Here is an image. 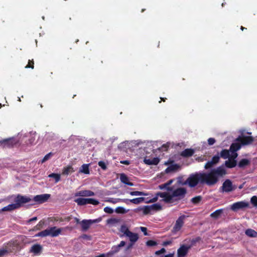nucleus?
<instances>
[{
  "mask_svg": "<svg viewBox=\"0 0 257 257\" xmlns=\"http://www.w3.org/2000/svg\"><path fill=\"white\" fill-rule=\"evenodd\" d=\"M226 174L225 169L223 167L220 166L212 169L208 173L196 172L191 174L183 184H188L191 188L195 187L198 183L212 186L217 183L219 177H223Z\"/></svg>",
  "mask_w": 257,
  "mask_h": 257,
  "instance_id": "1",
  "label": "nucleus"
},
{
  "mask_svg": "<svg viewBox=\"0 0 257 257\" xmlns=\"http://www.w3.org/2000/svg\"><path fill=\"white\" fill-rule=\"evenodd\" d=\"M170 193V203H178L179 201L183 199L186 194L187 190L184 187H178L175 189H173V191Z\"/></svg>",
  "mask_w": 257,
  "mask_h": 257,
  "instance_id": "2",
  "label": "nucleus"
},
{
  "mask_svg": "<svg viewBox=\"0 0 257 257\" xmlns=\"http://www.w3.org/2000/svg\"><path fill=\"white\" fill-rule=\"evenodd\" d=\"M236 188L235 186L233 185L232 182L229 179H226L222 184L220 188L223 192H230L234 191Z\"/></svg>",
  "mask_w": 257,
  "mask_h": 257,
  "instance_id": "3",
  "label": "nucleus"
},
{
  "mask_svg": "<svg viewBox=\"0 0 257 257\" xmlns=\"http://www.w3.org/2000/svg\"><path fill=\"white\" fill-rule=\"evenodd\" d=\"M187 217V216L185 215H182L178 217L173 228L172 231L174 233L179 231L181 229L184 225V220Z\"/></svg>",
  "mask_w": 257,
  "mask_h": 257,
  "instance_id": "4",
  "label": "nucleus"
},
{
  "mask_svg": "<svg viewBox=\"0 0 257 257\" xmlns=\"http://www.w3.org/2000/svg\"><path fill=\"white\" fill-rule=\"evenodd\" d=\"M235 141L239 142L241 146H244L251 144L253 138L251 136H239L236 139Z\"/></svg>",
  "mask_w": 257,
  "mask_h": 257,
  "instance_id": "5",
  "label": "nucleus"
},
{
  "mask_svg": "<svg viewBox=\"0 0 257 257\" xmlns=\"http://www.w3.org/2000/svg\"><path fill=\"white\" fill-rule=\"evenodd\" d=\"M17 144V142L13 138H10L3 140H0V147L3 148H10Z\"/></svg>",
  "mask_w": 257,
  "mask_h": 257,
  "instance_id": "6",
  "label": "nucleus"
},
{
  "mask_svg": "<svg viewBox=\"0 0 257 257\" xmlns=\"http://www.w3.org/2000/svg\"><path fill=\"white\" fill-rule=\"evenodd\" d=\"M31 201V199L27 196L18 195L15 199L16 204L18 208L20 207L22 204L28 203Z\"/></svg>",
  "mask_w": 257,
  "mask_h": 257,
  "instance_id": "7",
  "label": "nucleus"
},
{
  "mask_svg": "<svg viewBox=\"0 0 257 257\" xmlns=\"http://www.w3.org/2000/svg\"><path fill=\"white\" fill-rule=\"evenodd\" d=\"M125 244L126 243L124 241H121L118 245L112 246L110 250L107 252V256H111L118 252L120 251L121 247L124 246Z\"/></svg>",
  "mask_w": 257,
  "mask_h": 257,
  "instance_id": "8",
  "label": "nucleus"
},
{
  "mask_svg": "<svg viewBox=\"0 0 257 257\" xmlns=\"http://www.w3.org/2000/svg\"><path fill=\"white\" fill-rule=\"evenodd\" d=\"M249 206V203L244 201H239L233 203L231 206V209L234 211H236L239 209H243Z\"/></svg>",
  "mask_w": 257,
  "mask_h": 257,
  "instance_id": "9",
  "label": "nucleus"
},
{
  "mask_svg": "<svg viewBox=\"0 0 257 257\" xmlns=\"http://www.w3.org/2000/svg\"><path fill=\"white\" fill-rule=\"evenodd\" d=\"M191 247V245H181L177 250V257H185Z\"/></svg>",
  "mask_w": 257,
  "mask_h": 257,
  "instance_id": "10",
  "label": "nucleus"
},
{
  "mask_svg": "<svg viewBox=\"0 0 257 257\" xmlns=\"http://www.w3.org/2000/svg\"><path fill=\"white\" fill-rule=\"evenodd\" d=\"M50 197L49 194H44L41 195H37L34 197L33 200L39 203H43L46 202Z\"/></svg>",
  "mask_w": 257,
  "mask_h": 257,
  "instance_id": "11",
  "label": "nucleus"
},
{
  "mask_svg": "<svg viewBox=\"0 0 257 257\" xmlns=\"http://www.w3.org/2000/svg\"><path fill=\"white\" fill-rule=\"evenodd\" d=\"M97 219L95 220H83L81 222V227L83 231L87 230L90 227V225L93 223L97 222Z\"/></svg>",
  "mask_w": 257,
  "mask_h": 257,
  "instance_id": "12",
  "label": "nucleus"
},
{
  "mask_svg": "<svg viewBox=\"0 0 257 257\" xmlns=\"http://www.w3.org/2000/svg\"><path fill=\"white\" fill-rule=\"evenodd\" d=\"M49 232V236L51 237L58 236L62 231V228H57L56 227H51L47 229Z\"/></svg>",
  "mask_w": 257,
  "mask_h": 257,
  "instance_id": "13",
  "label": "nucleus"
},
{
  "mask_svg": "<svg viewBox=\"0 0 257 257\" xmlns=\"http://www.w3.org/2000/svg\"><path fill=\"white\" fill-rule=\"evenodd\" d=\"M156 194L157 196L162 198V201L165 202L166 203H171L170 192H158Z\"/></svg>",
  "mask_w": 257,
  "mask_h": 257,
  "instance_id": "14",
  "label": "nucleus"
},
{
  "mask_svg": "<svg viewBox=\"0 0 257 257\" xmlns=\"http://www.w3.org/2000/svg\"><path fill=\"white\" fill-rule=\"evenodd\" d=\"M94 193L90 190H81L75 193V196L88 197L93 196Z\"/></svg>",
  "mask_w": 257,
  "mask_h": 257,
  "instance_id": "15",
  "label": "nucleus"
},
{
  "mask_svg": "<svg viewBox=\"0 0 257 257\" xmlns=\"http://www.w3.org/2000/svg\"><path fill=\"white\" fill-rule=\"evenodd\" d=\"M145 200V198L144 197H139L136 198H134L132 199H124L123 200V202L126 203V204H129L130 202L135 204H139L141 202H143Z\"/></svg>",
  "mask_w": 257,
  "mask_h": 257,
  "instance_id": "16",
  "label": "nucleus"
},
{
  "mask_svg": "<svg viewBox=\"0 0 257 257\" xmlns=\"http://www.w3.org/2000/svg\"><path fill=\"white\" fill-rule=\"evenodd\" d=\"M144 162L148 165H157L160 162V159L157 157L153 158V159H148L147 157H145Z\"/></svg>",
  "mask_w": 257,
  "mask_h": 257,
  "instance_id": "17",
  "label": "nucleus"
},
{
  "mask_svg": "<svg viewBox=\"0 0 257 257\" xmlns=\"http://www.w3.org/2000/svg\"><path fill=\"white\" fill-rule=\"evenodd\" d=\"M42 246L39 244H34L30 249V252L34 253L35 254L40 253L42 250Z\"/></svg>",
  "mask_w": 257,
  "mask_h": 257,
  "instance_id": "18",
  "label": "nucleus"
},
{
  "mask_svg": "<svg viewBox=\"0 0 257 257\" xmlns=\"http://www.w3.org/2000/svg\"><path fill=\"white\" fill-rule=\"evenodd\" d=\"M120 180L122 183L127 185L130 186H134V183L129 181L128 178L124 174H121L120 176Z\"/></svg>",
  "mask_w": 257,
  "mask_h": 257,
  "instance_id": "19",
  "label": "nucleus"
},
{
  "mask_svg": "<svg viewBox=\"0 0 257 257\" xmlns=\"http://www.w3.org/2000/svg\"><path fill=\"white\" fill-rule=\"evenodd\" d=\"M194 153V151L192 149H186L182 151L181 156L183 157H191Z\"/></svg>",
  "mask_w": 257,
  "mask_h": 257,
  "instance_id": "20",
  "label": "nucleus"
},
{
  "mask_svg": "<svg viewBox=\"0 0 257 257\" xmlns=\"http://www.w3.org/2000/svg\"><path fill=\"white\" fill-rule=\"evenodd\" d=\"M241 147V144L238 142H236L234 143H233L229 148V151L230 152H237L238 151Z\"/></svg>",
  "mask_w": 257,
  "mask_h": 257,
  "instance_id": "21",
  "label": "nucleus"
},
{
  "mask_svg": "<svg viewBox=\"0 0 257 257\" xmlns=\"http://www.w3.org/2000/svg\"><path fill=\"white\" fill-rule=\"evenodd\" d=\"M126 236L129 237L130 241L133 243L136 242L139 238V236L137 233H134L131 231Z\"/></svg>",
  "mask_w": 257,
  "mask_h": 257,
  "instance_id": "22",
  "label": "nucleus"
},
{
  "mask_svg": "<svg viewBox=\"0 0 257 257\" xmlns=\"http://www.w3.org/2000/svg\"><path fill=\"white\" fill-rule=\"evenodd\" d=\"M223 209H219L216 210L213 213H212L210 216L215 219H218L221 215V214L223 213Z\"/></svg>",
  "mask_w": 257,
  "mask_h": 257,
  "instance_id": "23",
  "label": "nucleus"
},
{
  "mask_svg": "<svg viewBox=\"0 0 257 257\" xmlns=\"http://www.w3.org/2000/svg\"><path fill=\"white\" fill-rule=\"evenodd\" d=\"M17 208L18 207L16 204H11L1 209L0 210V212L3 211H12Z\"/></svg>",
  "mask_w": 257,
  "mask_h": 257,
  "instance_id": "24",
  "label": "nucleus"
},
{
  "mask_svg": "<svg viewBox=\"0 0 257 257\" xmlns=\"http://www.w3.org/2000/svg\"><path fill=\"white\" fill-rule=\"evenodd\" d=\"M236 161L229 158V160L225 162V166L228 168H232L236 166Z\"/></svg>",
  "mask_w": 257,
  "mask_h": 257,
  "instance_id": "25",
  "label": "nucleus"
},
{
  "mask_svg": "<svg viewBox=\"0 0 257 257\" xmlns=\"http://www.w3.org/2000/svg\"><path fill=\"white\" fill-rule=\"evenodd\" d=\"M250 164V161L247 159H241L238 164V166L240 168H244Z\"/></svg>",
  "mask_w": 257,
  "mask_h": 257,
  "instance_id": "26",
  "label": "nucleus"
},
{
  "mask_svg": "<svg viewBox=\"0 0 257 257\" xmlns=\"http://www.w3.org/2000/svg\"><path fill=\"white\" fill-rule=\"evenodd\" d=\"M179 168L180 166L178 164L171 165L166 169L165 172L169 173L174 172L177 171Z\"/></svg>",
  "mask_w": 257,
  "mask_h": 257,
  "instance_id": "27",
  "label": "nucleus"
},
{
  "mask_svg": "<svg viewBox=\"0 0 257 257\" xmlns=\"http://www.w3.org/2000/svg\"><path fill=\"white\" fill-rule=\"evenodd\" d=\"M230 152V151L229 150L226 149L222 150L220 153V157H221L224 159L229 158Z\"/></svg>",
  "mask_w": 257,
  "mask_h": 257,
  "instance_id": "28",
  "label": "nucleus"
},
{
  "mask_svg": "<svg viewBox=\"0 0 257 257\" xmlns=\"http://www.w3.org/2000/svg\"><path fill=\"white\" fill-rule=\"evenodd\" d=\"M120 231L121 233H123V235H120V237H122L123 235H125L126 236L131 232L128 227L125 225H122L121 226Z\"/></svg>",
  "mask_w": 257,
  "mask_h": 257,
  "instance_id": "29",
  "label": "nucleus"
},
{
  "mask_svg": "<svg viewBox=\"0 0 257 257\" xmlns=\"http://www.w3.org/2000/svg\"><path fill=\"white\" fill-rule=\"evenodd\" d=\"M245 234L251 237H257V232L252 229H247L245 230Z\"/></svg>",
  "mask_w": 257,
  "mask_h": 257,
  "instance_id": "30",
  "label": "nucleus"
},
{
  "mask_svg": "<svg viewBox=\"0 0 257 257\" xmlns=\"http://www.w3.org/2000/svg\"><path fill=\"white\" fill-rule=\"evenodd\" d=\"M74 171L73 170V168L72 166H69L66 167L64 168L62 172V174L63 175H68L70 173H71L73 172Z\"/></svg>",
  "mask_w": 257,
  "mask_h": 257,
  "instance_id": "31",
  "label": "nucleus"
},
{
  "mask_svg": "<svg viewBox=\"0 0 257 257\" xmlns=\"http://www.w3.org/2000/svg\"><path fill=\"white\" fill-rule=\"evenodd\" d=\"M74 201L77 203L78 205H84L86 204L87 198H78L75 199Z\"/></svg>",
  "mask_w": 257,
  "mask_h": 257,
  "instance_id": "32",
  "label": "nucleus"
},
{
  "mask_svg": "<svg viewBox=\"0 0 257 257\" xmlns=\"http://www.w3.org/2000/svg\"><path fill=\"white\" fill-rule=\"evenodd\" d=\"M72 219V216H67L65 217H57L55 218L56 221L59 222L67 221L69 222Z\"/></svg>",
  "mask_w": 257,
  "mask_h": 257,
  "instance_id": "33",
  "label": "nucleus"
},
{
  "mask_svg": "<svg viewBox=\"0 0 257 257\" xmlns=\"http://www.w3.org/2000/svg\"><path fill=\"white\" fill-rule=\"evenodd\" d=\"M49 236V232L47 229L38 232L35 236L36 237H45Z\"/></svg>",
  "mask_w": 257,
  "mask_h": 257,
  "instance_id": "34",
  "label": "nucleus"
},
{
  "mask_svg": "<svg viewBox=\"0 0 257 257\" xmlns=\"http://www.w3.org/2000/svg\"><path fill=\"white\" fill-rule=\"evenodd\" d=\"M159 188L161 190L166 189L169 192L173 191V187H168L166 183L159 185Z\"/></svg>",
  "mask_w": 257,
  "mask_h": 257,
  "instance_id": "35",
  "label": "nucleus"
},
{
  "mask_svg": "<svg viewBox=\"0 0 257 257\" xmlns=\"http://www.w3.org/2000/svg\"><path fill=\"white\" fill-rule=\"evenodd\" d=\"M142 210L143 211V213L145 215H147V214L150 213L151 212V211H152L151 205L145 206L142 208Z\"/></svg>",
  "mask_w": 257,
  "mask_h": 257,
  "instance_id": "36",
  "label": "nucleus"
},
{
  "mask_svg": "<svg viewBox=\"0 0 257 257\" xmlns=\"http://www.w3.org/2000/svg\"><path fill=\"white\" fill-rule=\"evenodd\" d=\"M48 177L54 178L56 183L58 182L60 180V175L59 174L52 173L49 175Z\"/></svg>",
  "mask_w": 257,
  "mask_h": 257,
  "instance_id": "37",
  "label": "nucleus"
},
{
  "mask_svg": "<svg viewBox=\"0 0 257 257\" xmlns=\"http://www.w3.org/2000/svg\"><path fill=\"white\" fill-rule=\"evenodd\" d=\"M99 203V202L93 198H87L86 204H91L94 205H97Z\"/></svg>",
  "mask_w": 257,
  "mask_h": 257,
  "instance_id": "38",
  "label": "nucleus"
},
{
  "mask_svg": "<svg viewBox=\"0 0 257 257\" xmlns=\"http://www.w3.org/2000/svg\"><path fill=\"white\" fill-rule=\"evenodd\" d=\"M151 206L152 211H159L162 209V206L160 204L157 203L153 204L151 205Z\"/></svg>",
  "mask_w": 257,
  "mask_h": 257,
  "instance_id": "39",
  "label": "nucleus"
},
{
  "mask_svg": "<svg viewBox=\"0 0 257 257\" xmlns=\"http://www.w3.org/2000/svg\"><path fill=\"white\" fill-rule=\"evenodd\" d=\"M80 171L85 174H89V167L87 164H83L82 166V169Z\"/></svg>",
  "mask_w": 257,
  "mask_h": 257,
  "instance_id": "40",
  "label": "nucleus"
},
{
  "mask_svg": "<svg viewBox=\"0 0 257 257\" xmlns=\"http://www.w3.org/2000/svg\"><path fill=\"white\" fill-rule=\"evenodd\" d=\"M130 194L132 196H138V195L146 196V195H147V194L145 193L144 192L139 191L130 192Z\"/></svg>",
  "mask_w": 257,
  "mask_h": 257,
  "instance_id": "41",
  "label": "nucleus"
},
{
  "mask_svg": "<svg viewBox=\"0 0 257 257\" xmlns=\"http://www.w3.org/2000/svg\"><path fill=\"white\" fill-rule=\"evenodd\" d=\"M115 212L117 213L124 214L127 212V211L122 207H118L115 209Z\"/></svg>",
  "mask_w": 257,
  "mask_h": 257,
  "instance_id": "42",
  "label": "nucleus"
},
{
  "mask_svg": "<svg viewBox=\"0 0 257 257\" xmlns=\"http://www.w3.org/2000/svg\"><path fill=\"white\" fill-rule=\"evenodd\" d=\"M170 146L169 143L163 144L160 148H158L160 151H167Z\"/></svg>",
  "mask_w": 257,
  "mask_h": 257,
  "instance_id": "43",
  "label": "nucleus"
},
{
  "mask_svg": "<svg viewBox=\"0 0 257 257\" xmlns=\"http://www.w3.org/2000/svg\"><path fill=\"white\" fill-rule=\"evenodd\" d=\"M202 199V197L200 196H196L191 199V202L194 204L198 203Z\"/></svg>",
  "mask_w": 257,
  "mask_h": 257,
  "instance_id": "44",
  "label": "nucleus"
},
{
  "mask_svg": "<svg viewBox=\"0 0 257 257\" xmlns=\"http://www.w3.org/2000/svg\"><path fill=\"white\" fill-rule=\"evenodd\" d=\"M146 245L148 246H154L157 245V242L153 240H149L146 242Z\"/></svg>",
  "mask_w": 257,
  "mask_h": 257,
  "instance_id": "45",
  "label": "nucleus"
},
{
  "mask_svg": "<svg viewBox=\"0 0 257 257\" xmlns=\"http://www.w3.org/2000/svg\"><path fill=\"white\" fill-rule=\"evenodd\" d=\"M250 202L254 207H257V197L253 196L250 199Z\"/></svg>",
  "mask_w": 257,
  "mask_h": 257,
  "instance_id": "46",
  "label": "nucleus"
},
{
  "mask_svg": "<svg viewBox=\"0 0 257 257\" xmlns=\"http://www.w3.org/2000/svg\"><path fill=\"white\" fill-rule=\"evenodd\" d=\"M34 67V61L29 60L28 64L25 66L26 68H32L33 69Z\"/></svg>",
  "mask_w": 257,
  "mask_h": 257,
  "instance_id": "47",
  "label": "nucleus"
},
{
  "mask_svg": "<svg viewBox=\"0 0 257 257\" xmlns=\"http://www.w3.org/2000/svg\"><path fill=\"white\" fill-rule=\"evenodd\" d=\"M220 159V156L218 155H215L213 156L212 158L211 162L214 164H215L217 163L219 161Z\"/></svg>",
  "mask_w": 257,
  "mask_h": 257,
  "instance_id": "48",
  "label": "nucleus"
},
{
  "mask_svg": "<svg viewBox=\"0 0 257 257\" xmlns=\"http://www.w3.org/2000/svg\"><path fill=\"white\" fill-rule=\"evenodd\" d=\"M201 240V238L200 237H197L195 238H193L191 241V247L195 244V243L197 242H199Z\"/></svg>",
  "mask_w": 257,
  "mask_h": 257,
  "instance_id": "49",
  "label": "nucleus"
},
{
  "mask_svg": "<svg viewBox=\"0 0 257 257\" xmlns=\"http://www.w3.org/2000/svg\"><path fill=\"white\" fill-rule=\"evenodd\" d=\"M44 224V221L41 220L40 221H39L38 224L35 226L34 228L36 230H39L42 227V226Z\"/></svg>",
  "mask_w": 257,
  "mask_h": 257,
  "instance_id": "50",
  "label": "nucleus"
},
{
  "mask_svg": "<svg viewBox=\"0 0 257 257\" xmlns=\"http://www.w3.org/2000/svg\"><path fill=\"white\" fill-rule=\"evenodd\" d=\"M99 167H101V168L103 170H106L107 168L106 165L105 163L103 161H99L98 163Z\"/></svg>",
  "mask_w": 257,
  "mask_h": 257,
  "instance_id": "51",
  "label": "nucleus"
},
{
  "mask_svg": "<svg viewBox=\"0 0 257 257\" xmlns=\"http://www.w3.org/2000/svg\"><path fill=\"white\" fill-rule=\"evenodd\" d=\"M104 211L105 213H108V214H111L113 212V210L112 208L109 207H105L104 208Z\"/></svg>",
  "mask_w": 257,
  "mask_h": 257,
  "instance_id": "52",
  "label": "nucleus"
},
{
  "mask_svg": "<svg viewBox=\"0 0 257 257\" xmlns=\"http://www.w3.org/2000/svg\"><path fill=\"white\" fill-rule=\"evenodd\" d=\"M213 165H214V164L211 161H208L205 164L204 167L206 169H208L211 168Z\"/></svg>",
  "mask_w": 257,
  "mask_h": 257,
  "instance_id": "53",
  "label": "nucleus"
},
{
  "mask_svg": "<svg viewBox=\"0 0 257 257\" xmlns=\"http://www.w3.org/2000/svg\"><path fill=\"white\" fill-rule=\"evenodd\" d=\"M231 153V155L230 156L229 158L232 160H235L237 158L238 154L236 152H230Z\"/></svg>",
  "mask_w": 257,
  "mask_h": 257,
  "instance_id": "54",
  "label": "nucleus"
},
{
  "mask_svg": "<svg viewBox=\"0 0 257 257\" xmlns=\"http://www.w3.org/2000/svg\"><path fill=\"white\" fill-rule=\"evenodd\" d=\"M51 156H52L51 153H49V154L45 155L42 160V163H44L45 161H47L50 158Z\"/></svg>",
  "mask_w": 257,
  "mask_h": 257,
  "instance_id": "55",
  "label": "nucleus"
},
{
  "mask_svg": "<svg viewBox=\"0 0 257 257\" xmlns=\"http://www.w3.org/2000/svg\"><path fill=\"white\" fill-rule=\"evenodd\" d=\"M215 143V140L214 138H210L208 140V143L209 145H212Z\"/></svg>",
  "mask_w": 257,
  "mask_h": 257,
  "instance_id": "56",
  "label": "nucleus"
},
{
  "mask_svg": "<svg viewBox=\"0 0 257 257\" xmlns=\"http://www.w3.org/2000/svg\"><path fill=\"white\" fill-rule=\"evenodd\" d=\"M165 251H166L165 249L164 248H162L160 250L156 251L155 252V254L156 255H159L161 253H164Z\"/></svg>",
  "mask_w": 257,
  "mask_h": 257,
  "instance_id": "57",
  "label": "nucleus"
},
{
  "mask_svg": "<svg viewBox=\"0 0 257 257\" xmlns=\"http://www.w3.org/2000/svg\"><path fill=\"white\" fill-rule=\"evenodd\" d=\"M158 196H157V194H156V196L155 197L153 198L152 199H150L147 202H149V203L155 202L158 200Z\"/></svg>",
  "mask_w": 257,
  "mask_h": 257,
  "instance_id": "58",
  "label": "nucleus"
},
{
  "mask_svg": "<svg viewBox=\"0 0 257 257\" xmlns=\"http://www.w3.org/2000/svg\"><path fill=\"white\" fill-rule=\"evenodd\" d=\"M141 230L142 232H144L145 235H147V228L145 227H141Z\"/></svg>",
  "mask_w": 257,
  "mask_h": 257,
  "instance_id": "59",
  "label": "nucleus"
},
{
  "mask_svg": "<svg viewBox=\"0 0 257 257\" xmlns=\"http://www.w3.org/2000/svg\"><path fill=\"white\" fill-rule=\"evenodd\" d=\"M35 140V138L33 137H31V138H30L29 139L28 143L29 144L32 145L33 144H34Z\"/></svg>",
  "mask_w": 257,
  "mask_h": 257,
  "instance_id": "60",
  "label": "nucleus"
},
{
  "mask_svg": "<svg viewBox=\"0 0 257 257\" xmlns=\"http://www.w3.org/2000/svg\"><path fill=\"white\" fill-rule=\"evenodd\" d=\"M7 252V250L5 249H0V256L4 255Z\"/></svg>",
  "mask_w": 257,
  "mask_h": 257,
  "instance_id": "61",
  "label": "nucleus"
},
{
  "mask_svg": "<svg viewBox=\"0 0 257 257\" xmlns=\"http://www.w3.org/2000/svg\"><path fill=\"white\" fill-rule=\"evenodd\" d=\"M37 220V217H34L31 219H30L28 221V223H31V222L32 221H36Z\"/></svg>",
  "mask_w": 257,
  "mask_h": 257,
  "instance_id": "62",
  "label": "nucleus"
},
{
  "mask_svg": "<svg viewBox=\"0 0 257 257\" xmlns=\"http://www.w3.org/2000/svg\"><path fill=\"white\" fill-rule=\"evenodd\" d=\"M135 243L131 242V243L127 246L126 250H128L131 248Z\"/></svg>",
  "mask_w": 257,
  "mask_h": 257,
  "instance_id": "63",
  "label": "nucleus"
},
{
  "mask_svg": "<svg viewBox=\"0 0 257 257\" xmlns=\"http://www.w3.org/2000/svg\"><path fill=\"white\" fill-rule=\"evenodd\" d=\"M95 257H108L107 255V253L106 254L102 253L99 255L96 256Z\"/></svg>",
  "mask_w": 257,
  "mask_h": 257,
  "instance_id": "64",
  "label": "nucleus"
}]
</instances>
